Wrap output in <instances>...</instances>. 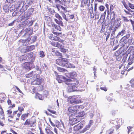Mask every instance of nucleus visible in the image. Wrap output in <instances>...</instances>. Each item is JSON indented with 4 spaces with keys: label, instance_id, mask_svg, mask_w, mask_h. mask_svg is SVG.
I'll use <instances>...</instances> for the list:
<instances>
[{
    "label": "nucleus",
    "instance_id": "obj_23",
    "mask_svg": "<svg viewBox=\"0 0 134 134\" xmlns=\"http://www.w3.org/2000/svg\"><path fill=\"white\" fill-rule=\"evenodd\" d=\"M126 33V31L125 30H122L121 32H119L116 36V38H118L119 37L122 36L124 34Z\"/></svg>",
    "mask_w": 134,
    "mask_h": 134
},
{
    "label": "nucleus",
    "instance_id": "obj_31",
    "mask_svg": "<svg viewBox=\"0 0 134 134\" xmlns=\"http://www.w3.org/2000/svg\"><path fill=\"white\" fill-rule=\"evenodd\" d=\"M57 69L58 71L60 72H64L66 71V69H64L62 68L58 67Z\"/></svg>",
    "mask_w": 134,
    "mask_h": 134
},
{
    "label": "nucleus",
    "instance_id": "obj_44",
    "mask_svg": "<svg viewBox=\"0 0 134 134\" xmlns=\"http://www.w3.org/2000/svg\"><path fill=\"white\" fill-rule=\"evenodd\" d=\"M130 83L131 84V86L132 87H134V79H132L130 81Z\"/></svg>",
    "mask_w": 134,
    "mask_h": 134
},
{
    "label": "nucleus",
    "instance_id": "obj_55",
    "mask_svg": "<svg viewBox=\"0 0 134 134\" xmlns=\"http://www.w3.org/2000/svg\"><path fill=\"white\" fill-rule=\"evenodd\" d=\"M35 48V46H30L29 47V49L30 50H33Z\"/></svg>",
    "mask_w": 134,
    "mask_h": 134
},
{
    "label": "nucleus",
    "instance_id": "obj_22",
    "mask_svg": "<svg viewBox=\"0 0 134 134\" xmlns=\"http://www.w3.org/2000/svg\"><path fill=\"white\" fill-rule=\"evenodd\" d=\"M26 55L25 54L24 55H22L19 58V60L20 61H25L27 60V58L26 57Z\"/></svg>",
    "mask_w": 134,
    "mask_h": 134
},
{
    "label": "nucleus",
    "instance_id": "obj_42",
    "mask_svg": "<svg viewBox=\"0 0 134 134\" xmlns=\"http://www.w3.org/2000/svg\"><path fill=\"white\" fill-rule=\"evenodd\" d=\"M115 5H114L111 4L110 7V12H112L113 10L114 9L115 7Z\"/></svg>",
    "mask_w": 134,
    "mask_h": 134
},
{
    "label": "nucleus",
    "instance_id": "obj_53",
    "mask_svg": "<svg viewBox=\"0 0 134 134\" xmlns=\"http://www.w3.org/2000/svg\"><path fill=\"white\" fill-rule=\"evenodd\" d=\"M14 5H12V6L9 9V10L11 11H13L14 10Z\"/></svg>",
    "mask_w": 134,
    "mask_h": 134
},
{
    "label": "nucleus",
    "instance_id": "obj_20",
    "mask_svg": "<svg viewBox=\"0 0 134 134\" xmlns=\"http://www.w3.org/2000/svg\"><path fill=\"white\" fill-rule=\"evenodd\" d=\"M9 2H5V5L3 7V9L4 11L5 12H9V5H10V4H9Z\"/></svg>",
    "mask_w": 134,
    "mask_h": 134
},
{
    "label": "nucleus",
    "instance_id": "obj_9",
    "mask_svg": "<svg viewBox=\"0 0 134 134\" xmlns=\"http://www.w3.org/2000/svg\"><path fill=\"white\" fill-rule=\"evenodd\" d=\"M52 45L55 47H57L60 49L61 51L63 53L65 52L66 50L65 49L63 48V46L59 43L58 42H55L52 43Z\"/></svg>",
    "mask_w": 134,
    "mask_h": 134
},
{
    "label": "nucleus",
    "instance_id": "obj_63",
    "mask_svg": "<svg viewBox=\"0 0 134 134\" xmlns=\"http://www.w3.org/2000/svg\"><path fill=\"white\" fill-rule=\"evenodd\" d=\"M16 88L20 93H22L23 94V93L22 92V91L18 87H17V86H16Z\"/></svg>",
    "mask_w": 134,
    "mask_h": 134
},
{
    "label": "nucleus",
    "instance_id": "obj_27",
    "mask_svg": "<svg viewBox=\"0 0 134 134\" xmlns=\"http://www.w3.org/2000/svg\"><path fill=\"white\" fill-rule=\"evenodd\" d=\"M33 1V0H27L25 4L26 7L29 6L31 4Z\"/></svg>",
    "mask_w": 134,
    "mask_h": 134
},
{
    "label": "nucleus",
    "instance_id": "obj_7",
    "mask_svg": "<svg viewBox=\"0 0 134 134\" xmlns=\"http://www.w3.org/2000/svg\"><path fill=\"white\" fill-rule=\"evenodd\" d=\"M23 67L26 71H29L32 68H33V64L30 62H25L23 65Z\"/></svg>",
    "mask_w": 134,
    "mask_h": 134
},
{
    "label": "nucleus",
    "instance_id": "obj_60",
    "mask_svg": "<svg viewBox=\"0 0 134 134\" xmlns=\"http://www.w3.org/2000/svg\"><path fill=\"white\" fill-rule=\"evenodd\" d=\"M1 134H12V133H7L6 131H3L1 132Z\"/></svg>",
    "mask_w": 134,
    "mask_h": 134
},
{
    "label": "nucleus",
    "instance_id": "obj_38",
    "mask_svg": "<svg viewBox=\"0 0 134 134\" xmlns=\"http://www.w3.org/2000/svg\"><path fill=\"white\" fill-rule=\"evenodd\" d=\"M40 57L43 58L44 57L45 55L43 51H41L40 52Z\"/></svg>",
    "mask_w": 134,
    "mask_h": 134
},
{
    "label": "nucleus",
    "instance_id": "obj_59",
    "mask_svg": "<svg viewBox=\"0 0 134 134\" xmlns=\"http://www.w3.org/2000/svg\"><path fill=\"white\" fill-rule=\"evenodd\" d=\"M130 34H127L126 36H124L126 38V39H128L130 37Z\"/></svg>",
    "mask_w": 134,
    "mask_h": 134
},
{
    "label": "nucleus",
    "instance_id": "obj_36",
    "mask_svg": "<svg viewBox=\"0 0 134 134\" xmlns=\"http://www.w3.org/2000/svg\"><path fill=\"white\" fill-rule=\"evenodd\" d=\"M55 16L59 20H62V18L59 14L57 13H56L55 15Z\"/></svg>",
    "mask_w": 134,
    "mask_h": 134
},
{
    "label": "nucleus",
    "instance_id": "obj_43",
    "mask_svg": "<svg viewBox=\"0 0 134 134\" xmlns=\"http://www.w3.org/2000/svg\"><path fill=\"white\" fill-rule=\"evenodd\" d=\"M99 9L100 11H103L105 7L101 5L99 7Z\"/></svg>",
    "mask_w": 134,
    "mask_h": 134
},
{
    "label": "nucleus",
    "instance_id": "obj_19",
    "mask_svg": "<svg viewBox=\"0 0 134 134\" xmlns=\"http://www.w3.org/2000/svg\"><path fill=\"white\" fill-rule=\"evenodd\" d=\"M65 63H66L65 64L64 66L69 68H75V66L74 65L71 64L69 62L67 61L66 59Z\"/></svg>",
    "mask_w": 134,
    "mask_h": 134
},
{
    "label": "nucleus",
    "instance_id": "obj_50",
    "mask_svg": "<svg viewBox=\"0 0 134 134\" xmlns=\"http://www.w3.org/2000/svg\"><path fill=\"white\" fill-rule=\"evenodd\" d=\"M93 121L92 120H90V121L88 125H89L90 126V127L91 126H92L93 125Z\"/></svg>",
    "mask_w": 134,
    "mask_h": 134
},
{
    "label": "nucleus",
    "instance_id": "obj_51",
    "mask_svg": "<svg viewBox=\"0 0 134 134\" xmlns=\"http://www.w3.org/2000/svg\"><path fill=\"white\" fill-rule=\"evenodd\" d=\"M132 41V39L131 38H130L129 39L128 41L127 42V43H129V45L131 44Z\"/></svg>",
    "mask_w": 134,
    "mask_h": 134
},
{
    "label": "nucleus",
    "instance_id": "obj_13",
    "mask_svg": "<svg viewBox=\"0 0 134 134\" xmlns=\"http://www.w3.org/2000/svg\"><path fill=\"white\" fill-rule=\"evenodd\" d=\"M65 59H59L56 60V63L58 65L64 66L65 63Z\"/></svg>",
    "mask_w": 134,
    "mask_h": 134
},
{
    "label": "nucleus",
    "instance_id": "obj_33",
    "mask_svg": "<svg viewBox=\"0 0 134 134\" xmlns=\"http://www.w3.org/2000/svg\"><path fill=\"white\" fill-rule=\"evenodd\" d=\"M45 130L47 134H54L53 132L50 130L46 129Z\"/></svg>",
    "mask_w": 134,
    "mask_h": 134
},
{
    "label": "nucleus",
    "instance_id": "obj_28",
    "mask_svg": "<svg viewBox=\"0 0 134 134\" xmlns=\"http://www.w3.org/2000/svg\"><path fill=\"white\" fill-rule=\"evenodd\" d=\"M29 115L30 114L29 113L23 114L21 116V119L24 120L25 119L27 118L28 115Z\"/></svg>",
    "mask_w": 134,
    "mask_h": 134
},
{
    "label": "nucleus",
    "instance_id": "obj_56",
    "mask_svg": "<svg viewBox=\"0 0 134 134\" xmlns=\"http://www.w3.org/2000/svg\"><path fill=\"white\" fill-rule=\"evenodd\" d=\"M88 130H87V129L85 127L80 132L81 133H84L86 132V131Z\"/></svg>",
    "mask_w": 134,
    "mask_h": 134
},
{
    "label": "nucleus",
    "instance_id": "obj_17",
    "mask_svg": "<svg viewBox=\"0 0 134 134\" xmlns=\"http://www.w3.org/2000/svg\"><path fill=\"white\" fill-rule=\"evenodd\" d=\"M43 88V86L42 85L38 86L35 87L32 89V92L33 93H36L37 92L40 91Z\"/></svg>",
    "mask_w": 134,
    "mask_h": 134
},
{
    "label": "nucleus",
    "instance_id": "obj_8",
    "mask_svg": "<svg viewBox=\"0 0 134 134\" xmlns=\"http://www.w3.org/2000/svg\"><path fill=\"white\" fill-rule=\"evenodd\" d=\"M33 32L32 30H31L30 28L26 29L25 30H22L20 32V34L21 35H23V36H24L26 35H31Z\"/></svg>",
    "mask_w": 134,
    "mask_h": 134
},
{
    "label": "nucleus",
    "instance_id": "obj_40",
    "mask_svg": "<svg viewBox=\"0 0 134 134\" xmlns=\"http://www.w3.org/2000/svg\"><path fill=\"white\" fill-rule=\"evenodd\" d=\"M54 26L55 27V28L57 29L58 30H59V31H60L61 30V29L60 27L57 25H54Z\"/></svg>",
    "mask_w": 134,
    "mask_h": 134
},
{
    "label": "nucleus",
    "instance_id": "obj_52",
    "mask_svg": "<svg viewBox=\"0 0 134 134\" xmlns=\"http://www.w3.org/2000/svg\"><path fill=\"white\" fill-rule=\"evenodd\" d=\"M100 88L102 90H104L105 91H106L107 90V88L105 87H100Z\"/></svg>",
    "mask_w": 134,
    "mask_h": 134
},
{
    "label": "nucleus",
    "instance_id": "obj_25",
    "mask_svg": "<svg viewBox=\"0 0 134 134\" xmlns=\"http://www.w3.org/2000/svg\"><path fill=\"white\" fill-rule=\"evenodd\" d=\"M53 38V40L55 41H58L59 42H60L64 44L63 42H64V41L60 38L58 37L57 36H54V37L52 38Z\"/></svg>",
    "mask_w": 134,
    "mask_h": 134
},
{
    "label": "nucleus",
    "instance_id": "obj_34",
    "mask_svg": "<svg viewBox=\"0 0 134 134\" xmlns=\"http://www.w3.org/2000/svg\"><path fill=\"white\" fill-rule=\"evenodd\" d=\"M82 1H83V3L85 6H86V5L87 6H89L90 2L89 1L88 4V0H83Z\"/></svg>",
    "mask_w": 134,
    "mask_h": 134
},
{
    "label": "nucleus",
    "instance_id": "obj_32",
    "mask_svg": "<svg viewBox=\"0 0 134 134\" xmlns=\"http://www.w3.org/2000/svg\"><path fill=\"white\" fill-rule=\"evenodd\" d=\"M121 120H119V121H118L117 122V129H118L119 128L120 126L122 124V122H121Z\"/></svg>",
    "mask_w": 134,
    "mask_h": 134
},
{
    "label": "nucleus",
    "instance_id": "obj_54",
    "mask_svg": "<svg viewBox=\"0 0 134 134\" xmlns=\"http://www.w3.org/2000/svg\"><path fill=\"white\" fill-rule=\"evenodd\" d=\"M18 110L20 112H21V113L22 111H23V108L22 107H19Z\"/></svg>",
    "mask_w": 134,
    "mask_h": 134
},
{
    "label": "nucleus",
    "instance_id": "obj_29",
    "mask_svg": "<svg viewBox=\"0 0 134 134\" xmlns=\"http://www.w3.org/2000/svg\"><path fill=\"white\" fill-rule=\"evenodd\" d=\"M119 75L118 74H115L112 76V78L114 80L118 79L119 78Z\"/></svg>",
    "mask_w": 134,
    "mask_h": 134
},
{
    "label": "nucleus",
    "instance_id": "obj_45",
    "mask_svg": "<svg viewBox=\"0 0 134 134\" xmlns=\"http://www.w3.org/2000/svg\"><path fill=\"white\" fill-rule=\"evenodd\" d=\"M55 55L57 56L62 57V54L57 51H56L55 52Z\"/></svg>",
    "mask_w": 134,
    "mask_h": 134
},
{
    "label": "nucleus",
    "instance_id": "obj_39",
    "mask_svg": "<svg viewBox=\"0 0 134 134\" xmlns=\"http://www.w3.org/2000/svg\"><path fill=\"white\" fill-rule=\"evenodd\" d=\"M27 51V49L26 47H24L21 50V51L23 53H25Z\"/></svg>",
    "mask_w": 134,
    "mask_h": 134
},
{
    "label": "nucleus",
    "instance_id": "obj_58",
    "mask_svg": "<svg viewBox=\"0 0 134 134\" xmlns=\"http://www.w3.org/2000/svg\"><path fill=\"white\" fill-rule=\"evenodd\" d=\"M130 34H127L126 36H124L126 38V39H128L130 37Z\"/></svg>",
    "mask_w": 134,
    "mask_h": 134
},
{
    "label": "nucleus",
    "instance_id": "obj_3",
    "mask_svg": "<svg viewBox=\"0 0 134 134\" xmlns=\"http://www.w3.org/2000/svg\"><path fill=\"white\" fill-rule=\"evenodd\" d=\"M37 38V36H34L31 37V39L28 38L26 40H20L18 42V44L21 46H25L27 44V43L30 40H31V43H34L36 41Z\"/></svg>",
    "mask_w": 134,
    "mask_h": 134
},
{
    "label": "nucleus",
    "instance_id": "obj_64",
    "mask_svg": "<svg viewBox=\"0 0 134 134\" xmlns=\"http://www.w3.org/2000/svg\"><path fill=\"white\" fill-rule=\"evenodd\" d=\"M7 114H11L12 112V111L11 110H8L7 111Z\"/></svg>",
    "mask_w": 134,
    "mask_h": 134
},
{
    "label": "nucleus",
    "instance_id": "obj_49",
    "mask_svg": "<svg viewBox=\"0 0 134 134\" xmlns=\"http://www.w3.org/2000/svg\"><path fill=\"white\" fill-rule=\"evenodd\" d=\"M132 48L131 47H130L129 48V49L127 50V51L126 52V53L129 54L130 52H131L132 51Z\"/></svg>",
    "mask_w": 134,
    "mask_h": 134
},
{
    "label": "nucleus",
    "instance_id": "obj_12",
    "mask_svg": "<svg viewBox=\"0 0 134 134\" xmlns=\"http://www.w3.org/2000/svg\"><path fill=\"white\" fill-rule=\"evenodd\" d=\"M83 122H81L74 127V130L75 131H77L82 128L83 127Z\"/></svg>",
    "mask_w": 134,
    "mask_h": 134
},
{
    "label": "nucleus",
    "instance_id": "obj_48",
    "mask_svg": "<svg viewBox=\"0 0 134 134\" xmlns=\"http://www.w3.org/2000/svg\"><path fill=\"white\" fill-rule=\"evenodd\" d=\"M62 16L63 17V18L66 21H68V19L66 18V15L64 13H62Z\"/></svg>",
    "mask_w": 134,
    "mask_h": 134
},
{
    "label": "nucleus",
    "instance_id": "obj_15",
    "mask_svg": "<svg viewBox=\"0 0 134 134\" xmlns=\"http://www.w3.org/2000/svg\"><path fill=\"white\" fill-rule=\"evenodd\" d=\"M67 79H67L65 77L62 76L60 75L57 78V80L59 83H61L63 81H65V83L67 81Z\"/></svg>",
    "mask_w": 134,
    "mask_h": 134
},
{
    "label": "nucleus",
    "instance_id": "obj_35",
    "mask_svg": "<svg viewBox=\"0 0 134 134\" xmlns=\"http://www.w3.org/2000/svg\"><path fill=\"white\" fill-rule=\"evenodd\" d=\"M126 38L125 36L123 37L120 40V42H124V43H125L126 40Z\"/></svg>",
    "mask_w": 134,
    "mask_h": 134
},
{
    "label": "nucleus",
    "instance_id": "obj_61",
    "mask_svg": "<svg viewBox=\"0 0 134 134\" xmlns=\"http://www.w3.org/2000/svg\"><path fill=\"white\" fill-rule=\"evenodd\" d=\"M48 110L49 112H51V113L53 114H55L56 113V112L55 111H54L53 110H51L49 109H48Z\"/></svg>",
    "mask_w": 134,
    "mask_h": 134
},
{
    "label": "nucleus",
    "instance_id": "obj_10",
    "mask_svg": "<svg viewBox=\"0 0 134 134\" xmlns=\"http://www.w3.org/2000/svg\"><path fill=\"white\" fill-rule=\"evenodd\" d=\"M26 55L27 61H31L32 63L33 62L35 59V57L33 56V53L32 52H31L26 54Z\"/></svg>",
    "mask_w": 134,
    "mask_h": 134
},
{
    "label": "nucleus",
    "instance_id": "obj_47",
    "mask_svg": "<svg viewBox=\"0 0 134 134\" xmlns=\"http://www.w3.org/2000/svg\"><path fill=\"white\" fill-rule=\"evenodd\" d=\"M129 5L131 9H134V5L130 3H129Z\"/></svg>",
    "mask_w": 134,
    "mask_h": 134
},
{
    "label": "nucleus",
    "instance_id": "obj_2",
    "mask_svg": "<svg viewBox=\"0 0 134 134\" xmlns=\"http://www.w3.org/2000/svg\"><path fill=\"white\" fill-rule=\"evenodd\" d=\"M84 107L82 105H77L73 106V105L70 106L68 109V111L70 113L79 112L81 110L83 109Z\"/></svg>",
    "mask_w": 134,
    "mask_h": 134
},
{
    "label": "nucleus",
    "instance_id": "obj_11",
    "mask_svg": "<svg viewBox=\"0 0 134 134\" xmlns=\"http://www.w3.org/2000/svg\"><path fill=\"white\" fill-rule=\"evenodd\" d=\"M33 23V21H32L26 20L21 23V25L22 26H27L28 25L29 26H32Z\"/></svg>",
    "mask_w": 134,
    "mask_h": 134
},
{
    "label": "nucleus",
    "instance_id": "obj_5",
    "mask_svg": "<svg viewBox=\"0 0 134 134\" xmlns=\"http://www.w3.org/2000/svg\"><path fill=\"white\" fill-rule=\"evenodd\" d=\"M55 126L58 128L59 129V130H60L62 131L63 132H64L66 131V127L64 126V123L61 121V123H62V126H63V128H61L60 127V124H61L60 122L58 121L55 120Z\"/></svg>",
    "mask_w": 134,
    "mask_h": 134
},
{
    "label": "nucleus",
    "instance_id": "obj_62",
    "mask_svg": "<svg viewBox=\"0 0 134 134\" xmlns=\"http://www.w3.org/2000/svg\"><path fill=\"white\" fill-rule=\"evenodd\" d=\"M123 4L125 8H126V9H127V8H128V6L126 4L125 2H123Z\"/></svg>",
    "mask_w": 134,
    "mask_h": 134
},
{
    "label": "nucleus",
    "instance_id": "obj_4",
    "mask_svg": "<svg viewBox=\"0 0 134 134\" xmlns=\"http://www.w3.org/2000/svg\"><path fill=\"white\" fill-rule=\"evenodd\" d=\"M35 120L32 119H28L25 121L24 125L28 126L31 127H34L36 125Z\"/></svg>",
    "mask_w": 134,
    "mask_h": 134
},
{
    "label": "nucleus",
    "instance_id": "obj_37",
    "mask_svg": "<svg viewBox=\"0 0 134 134\" xmlns=\"http://www.w3.org/2000/svg\"><path fill=\"white\" fill-rule=\"evenodd\" d=\"M54 20L56 23L57 24L59 25L62 24L63 22L61 21H58V20L56 19H54Z\"/></svg>",
    "mask_w": 134,
    "mask_h": 134
},
{
    "label": "nucleus",
    "instance_id": "obj_16",
    "mask_svg": "<svg viewBox=\"0 0 134 134\" xmlns=\"http://www.w3.org/2000/svg\"><path fill=\"white\" fill-rule=\"evenodd\" d=\"M132 53V54L129 57L128 59V65H131L134 62V51Z\"/></svg>",
    "mask_w": 134,
    "mask_h": 134
},
{
    "label": "nucleus",
    "instance_id": "obj_14",
    "mask_svg": "<svg viewBox=\"0 0 134 134\" xmlns=\"http://www.w3.org/2000/svg\"><path fill=\"white\" fill-rule=\"evenodd\" d=\"M43 81V80L41 78L39 79L37 78L31 82V84L34 85H39Z\"/></svg>",
    "mask_w": 134,
    "mask_h": 134
},
{
    "label": "nucleus",
    "instance_id": "obj_30",
    "mask_svg": "<svg viewBox=\"0 0 134 134\" xmlns=\"http://www.w3.org/2000/svg\"><path fill=\"white\" fill-rule=\"evenodd\" d=\"M114 129H110L107 132L106 134H112L114 131Z\"/></svg>",
    "mask_w": 134,
    "mask_h": 134
},
{
    "label": "nucleus",
    "instance_id": "obj_21",
    "mask_svg": "<svg viewBox=\"0 0 134 134\" xmlns=\"http://www.w3.org/2000/svg\"><path fill=\"white\" fill-rule=\"evenodd\" d=\"M36 75L35 71H32L28 74H26L25 76L27 78H29L32 76H35Z\"/></svg>",
    "mask_w": 134,
    "mask_h": 134
},
{
    "label": "nucleus",
    "instance_id": "obj_24",
    "mask_svg": "<svg viewBox=\"0 0 134 134\" xmlns=\"http://www.w3.org/2000/svg\"><path fill=\"white\" fill-rule=\"evenodd\" d=\"M35 97L36 98L40 100H42L43 99V96L42 95L38 93H36Z\"/></svg>",
    "mask_w": 134,
    "mask_h": 134
},
{
    "label": "nucleus",
    "instance_id": "obj_41",
    "mask_svg": "<svg viewBox=\"0 0 134 134\" xmlns=\"http://www.w3.org/2000/svg\"><path fill=\"white\" fill-rule=\"evenodd\" d=\"M127 56V55L126 54L124 55L122 60L123 62H125V61L126 60Z\"/></svg>",
    "mask_w": 134,
    "mask_h": 134
},
{
    "label": "nucleus",
    "instance_id": "obj_46",
    "mask_svg": "<svg viewBox=\"0 0 134 134\" xmlns=\"http://www.w3.org/2000/svg\"><path fill=\"white\" fill-rule=\"evenodd\" d=\"M122 18L123 20L125 22H127L129 21V20L127 18L124 16H122Z\"/></svg>",
    "mask_w": 134,
    "mask_h": 134
},
{
    "label": "nucleus",
    "instance_id": "obj_26",
    "mask_svg": "<svg viewBox=\"0 0 134 134\" xmlns=\"http://www.w3.org/2000/svg\"><path fill=\"white\" fill-rule=\"evenodd\" d=\"M110 12V18L111 19V20H114V21L115 19V13L114 11Z\"/></svg>",
    "mask_w": 134,
    "mask_h": 134
},
{
    "label": "nucleus",
    "instance_id": "obj_6",
    "mask_svg": "<svg viewBox=\"0 0 134 134\" xmlns=\"http://www.w3.org/2000/svg\"><path fill=\"white\" fill-rule=\"evenodd\" d=\"M69 101H70L71 103H75L77 104L81 102V100L77 98V96H70L68 99Z\"/></svg>",
    "mask_w": 134,
    "mask_h": 134
},
{
    "label": "nucleus",
    "instance_id": "obj_57",
    "mask_svg": "<svg viewBox=\"0 0 134 134\" xmlns=\"http://www.w3.org/2000/svg\"><path fill=\"white\" fill-rule=\"evenodd\" d=\"M93 70L94 71L93 73H94V75L95 76V77L96 76V68H95V67H94V68H93Z\"/></svg>",
    "mask_w": 134,
    "mask_h": 134
},
{
    "label": "nucleus",
    "instance_id": "obj_1",
    "mask_svg": "<svg viewBox=\"0 0 134 134\" xmlns=\"http://www.w3.org/2000/svg\"><path fill=\"white\" fill-rule=\"evenodd\" d=\"M67 81L65 83L70 86L67 88L68 91L71 92L75 91L77 90V86L79 82L76 80H72L71 79H67Z\"/></svg>",
    "mask_w": 134,
    "mask_h": 134
},
{
    "label": "nucleus",
    "instance_id": "obj_18",
    "mask_svg": "<svg viewBox=\"0 0 134 134\" xmlns=\"http://www.w3.org/2000/svg\"><path fill=\"white\" fill-rule=\"evenodd\" d=\"M119 51L116 52L114 53V57L116 58V60L117 61H120L121 58V55H120Z\"/></svg>",
    "mask_w": 134,
    "mask_h": 134
}]
</instances>
